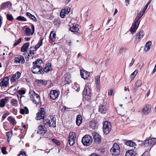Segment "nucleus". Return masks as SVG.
Instances as JSON below:
<instances>
[{
    "mask_svg": "<svg viewBox=\"0 0 156 156\" xmlns=\"http://www.w3.org/2000/svg\"><path fill=\"white\" fill-rule=\"evenodd\" d=\"M82 122V118L80 115H77L76 118V123L78 126H80Z\"/></svg>",
    "mask_w": 156,
    "mask_h": 156,
    "instance_id": "nucleus-30",
    "label": "nucleus"
},
{
    "mask_svg": "<svg viewBox=\"0 0 156 156\" xmlns=\"http://www.w3.org/2000/svg\"><path fill=\"white\" fill-rule=\"evenodd\" d=\"M16 20L19 21H26V18L23 16H20L16 18Z\"/></svg>",
    "mask_w": 156,
    "mask_h": 156,
    "instance_id": "nucleus-45",
    "label": "nucleus"
},
{
    "mask_svg": "<svg viewBox=\"0 0 156 156\" xmlns=\"http://www.w3.org/2000/svg\"><path fill=\"white\" fill-rule=\"evenodd\" d=\"M22 38H20L18 40L16 41L13 44L14 47H15L20 43L21 41Z\"/></svg>",
    "mask_w": 156,
    "mask_h": 156,
    "instance_id": "nucleus-51",
    "label": "nucleus"
},
{
    "mask_svg": "<svg viewBox=\"0 0 156 156\" xmlns=\"http://www.w3.org/2000/svg\"><path fill=\"white\" fill-rule=\"evenodd\" d=\"M42 63V60L39 58L37 59L35 61L33 62V67L31 69V71L33 73L37 74L44 73L43 67L41 66Z\"/></svg>",
    "mask_w": 156,
    "mask_h": 156,
    "instance_id": "nucleus-1",
    "label": "nucleus"
},
{
    "mask_svg": "<svg viewBox=\"0 0 156 156\" xmlns=\"http://www.w3.org/2000/svg\"><path fill=\"white\" fill-rule=\"evenodd\" d=\"M69 143L70 146H72L75 143V140L74 139H69Z\"/></svg>",
    "mask_w": 156,
    "mask_h": 156,
    "instance_id": "nucleus-48",
    "label": "nucleus"
},
{
    "mask_svg": "<svg viewBox=\"0 0 156 156\" xmlns=\"http://www.w3.org/2000/svg\"><path fill=\"white\" fill-rule=\"evenodd\" d=\"M9 115V112L8 113H5L2 116V118L3 119H5L7 115Z\"/></svg>",
    "mask_w": 156,
    "mask_h": 156,
    "instance_id": "nucleus-58",
    "label": "nucleus"
},
{
    "mask_svg": "<svg viewBox=\"0 0 156 156\" xmlns=\"http://www.w3.org/2000/svg\"><path fill=\"white\" fill-rule=\"evenodd\" d=\"M89 126L93 129H95L97 128L98 124L94 120L90 122Z\"/></svg>",
    "mask_w": 156,
    "mask_h": 156,
    "instance_id": "nucleus-22",
    "label": "nucleus"
},
{
    "mask_svg": "<svg viewBox=\"0 0 156 156\" xmlns=\"http://www.w3.org/2000/svg\"><path fill=\"white\" fill-rule=\"evenodd\" d=\"M93 141L92 137L89 135H85L82 139V142L84 146H89L91 144Z\"/></svg>",
    "mask_w": 156,
    "mask_h": 156,
    "instance_id": "nucleus-4",
    "label": "nucleus"
},
{
    "mask_svg": "<svg viewBox=\"0 0 156 156\" xmlns=\"http://www.w3.org/2000/svg\"><path fill=\"white\" fill-rule=\"evenodd\" d=\"M140 22L139 19H138L135 21L134 24L133 25L130 30V31L132 34H133L136 31L138 27Z\"/></svg>",
    "mask_w": 156,
    "mask_h": 156,
    "instance_id": "nucleus-9",
    "label": "nucleus"
},
{
    "mask_svg": "<svg viewBox=\"0 0 156 156\" xmlns=\"http://www.w3.org/2000/svg\"><path fill=\"white\" fill-rule=\"evenodd\" d=\"M111 124L107 121H105L103 125V130L104 133L107 134L109 133L111 129Z\"/></svg>",
    "mask_w": 156,
    "mask_h": 156,
    "instance_id": "nucleus-5",
    "label": "nucleus"
},
{
    "mask_svg": "<svg viewBox=\"0 0 156 156\" xmlns=\"http://www.w3.org/2000/svg\"><path fill=\"white\" fill-rule=\"evenodd\" d=\"M31 27L32 29V32H31V35H33L34 31V26L33 24H31Z\"/></svg>",
    "mask_w": 156,
    "mask_h": 156,
    "instance_id": "nucleus-56",
    "label": "nucleus"
},
{
    "mask_svg": "<svg viewBox=\"0 0 156 156\" xmlns=\"http://www.w3.org/2000/svg\"><path fill=\"white\" fill-rule=\"evenodd\" d=\"M45 114V112L43 111H41L37 114L36 119L37 120H40L44 118Z\"/></svg>",
    "mask_w": 156,
    "mask_h": 156,
    "instance_id": "nucleus-20",
    "label": "nucleus"
},
{
    "mask_svg": "<svg viewBox=\"0 0 156 156\" xmlns=\"http://www.w3.org/2000/svg\"><path fill=\"white\" fill-rule=\"evenodd\" d=\"M18 156H26V154L24 151H21L19 154Z\"/></svg>",
    "mask_w": 156,
    "mask_h": 156,
    "instance_id": "nucleus-57",
    "label": "nucleus"
},
{
    "mask_svg": "<svg viewBox=\"0 0 156 156\" xmlns=\"http://www.w3.org/2000/svg\"><path fill=\"white\" fill-rule=\"evenodd\" d=\"M60 21L59 20L54 19L53 21V23L55 25H58L60 23Z\"/></svg>",
    "mask_w": 156,
    "mask_h": 156,
    "instance_id": "nucleus-50",
    "label": "nucleus"
},
{
    "mask_svg": "<svg viewBox=\"0 0 156 156\" xmlns=\"http://www.w3.org/2000/svg\"><path fill=\"white\" fill-rule=\"evenodd\" d=\"M125 156H134L133 151L132 150H129L126 152Z\"/></svg>",
    "mask_w": 156,
    "mask_h": 156,
    "instance_id": "nucleus-42",
    "label": "nucleus"
},
{
    "mask_svg": "<svg viewBox=\"0 0 156 156\" xmlns=\"http://www.w3.org/2000/svg\"><path fill=\"white\" fill-rule=\"evenodd\" d=\"M21 76V73L19 71L17 72L12 77L11 81L12 82H16L18 81Z\"/></svg>",
    "mask_w": 156,
    "mask_h": 156,
    "instance_id": "nucleus-16",
    "label": "nucleus"
},
{
    "mask_svg": "<svg viewBox=\"0 0 156 156\" xmlns=\"http://www.w3.org/2000/svg\"><path fill=\"white\" fill-rule=\"evenodd\" d=\"M9 100L8 97H5L4 99L1 100L0 102V107L3 108L4 107L6 102Z\"/></svg>",
    "mask_w": 156,
    "mask_h": 156,
    "instance_id": "nucleus-24",
    "label": "nucleus"
},
{
    "mask_svg": "<svg viewBox=\"0 0 156 156\" xmlns=\"http://www.w3.org/2000/svg\"><path fill=\"white\" fill-rule=\"evenodd\" d=\"M113 92V90H110L108 91V95H112Z\"/></svg>",
    "mask_w": 156,
    "mask_h": 156,
    "instance_id": "nucleus-61",
    "label": "nucleus"
},
{
    "mask_svg": "<svg viewBox=\"0 0 156 156\" xmlns=\"http://www.w3.org/2000/svg\"><path fill=\"white\" fill-rule=\"evenodd\" d=\"M52 141L55 143L58 146L60 145V143L59 142L55 139H52Z\"/></svg>",
    "mask_w": 156,
    "mask_h": 156,
    "instance_id": "nucleus-53",
    "label": "nucleus"
},
{
    "mask_svg": "<svg viewBox=\"0 0 156 156\" xmlns=\"http://www.w3.org/2000/svg\"><path fill=\"white\" fill-rule=\"evenodd\" d=\"M71 43V42L70 40H68L66 41V44L68 45H70Z\"/></svg>",
    "mask_w": 156,
    "mask_h": 156,
    "instance_id": "nucleus-64",
    "label": "nucleus"
},
{
    "mask_svg": "<svg viewBox=\"0 0 156 156\" xmlns=\"http://www.w3.org/2000/svg\"><path fill=\"white\" fill-rule=\"evenodd\" d=\"M137 73V72H136V70L133 73H132L131 75V78L132 79H133L135 77L136 74Z\"/></svg>",
    "mask_w": 156,
    "mask_h": 156,
    "instance_id": "nucleus-52",
    "label": "nucleus"
},
{
    "mask_svg": "<svg viewBox=\"0 0 156 156\" xmlns=\"http://www.w3.org/2000/svg\"><path fill=\"white\" fill-rule=\"evenodd\" d=\"M147 8V7L145 6L142 12L140 13L138 19H139L140 20V19L142 17Z\"/></svg>",
    "mask_w": 156,
    "mask_h": 156,
    "instance_id": "nucleus-43",
    "label": "nucleus"
},
{
    "mask_svg": "<svg viewBox=\"0 0 156 156\" xmlns=\"http://www.w3.org/2000/svg\"><path fill=\"white\" fill-rule=\"evenodd\" d=\"M8 120L12 125H14L16 124V121L15 119L12 116H9L8 119Z\"/></svg>",
    "mask_w": 156,
    "mask_h": 156,
    "instance_id": "nucleus-27",
    "label": "nucleus"
},
{
    "mask_svg": "<svg viewBox=\"0 0 156 156\" xmlns=\"http://www.w3.org/2000/svg\"><path fill=\"white\" fill-rule=\"evenodd\" d=\"M86 94L87 95V96H90V90H88L87 89H86Z\"/></svg>",
    "mask_w": 156,
    "mask_h": 156,
    "instance_id": "nucleus-62",
    "label": "nucleus"
},
{
    "mask_svg": "<svg viewBox=\"0 0 156 156\" xmlns=\"http://www.w3.org/2000/svg\"><path fill=\"white\" fill-rule=\"evenodd\" d=\"M35 81L37 83L38 86L46 85L47 83V81L41 80L36 79Z\"/></svg>",
    "mask_w": 156,
    "mask_h": 156,
    "instance_id": "nucleus-23",
    "label": "nucleus"
},
{
    "mask_svg": "<svg viewBox=\"0 0 156 156\" xmlns=\"http://www.w3.org/2000/svg\"><path fill=\"white\" fill-rule=\"evenodd\" d=\"M9 79L8 76L5 77L0 83V86L1 87H7L9 84Z\"/></svg>",
    "mask_w": 156,
    "mask_h": 156,
    "instance_id": "nucleus-17",
    "label": "nucleus"
},
{
    "mask_svg": "<svg viewBox=\"0 0 156 156\" xmlns=\"http://www.w3.org/2000/svg\"><path fill=\"white\" fill-rule=\"evenodd\" d=\"M34 95L32 100L33 102L36 105H39L41 102V99L39 95L34 92Z\"/></svg>",
    "mask_w": 156,
    "mask_h": 156,
    "instance_id": "nucleus-13",
    "label": "nucleus"
},
{
    "mask_svg": "<svg viewBox=\"0 0 156 156\" xmlns=\"http://www.w3.org/2000/svg\"><path fill=\"white\" fill-rule=\"evenodd\" d=\"M149 141L150 144H151V147H149V150H150L152 147L155 144H156V138H152L149 139Z\"/></svg>",
    "mask_w": 156,
    "mask_h": 156,
    "instance_id": "nucleus-32",
    "label": "nucleus"
},
{
    "mask_svg": "<svg viewBox=\"0 0 156 156\" xmlns=\"http://www.w3.org/2000/svg\"><path fill=\"white\" fill-rule=\"evenodd\" d=\"M134 62H135V59L133 58L132 59L131 62H130V63H129V68L131 67L133 65L134 63Z\"/></svg>",
    "mask_w": 156,
    "mask_h": 156,
    "instance_id": "nucleus-55",
    "label": "nucleus"
},
{
    "mask_svg": "<svg viewBox=\"0 0 156 156\" xmlns=\"http://www.w3.org/2000/svg\"><path fill=\"white\" fill-rule=\"evenodd\" d=\"M7 19L9 21H12L13 20V17L11 14H7L6 16Z\"/></svg>",
    "mask_w": 156,
    "mask_h": 156,
    "instance_id": "nucleus-49",
    "label": "nucleus"
},
{
    "mask_svg": "<svg viewBox=\"0 0 156 156\" xmlns=\"http://www.w3.org/2000/svg\"><path fill=\"white\" fill-rule=\"evenodd\" d=\"M37 50L34 49V47H30L29 49L28 52L27 53L26 52L24 54V55H25V54L26 55L28 54L27 58H28L30 57L32 58L34 56V55L36 53V51Z\"/></svg>",
    "mask_w": 156,
    "mask_h": 156,
    "instance_id": "nucleus-7",
    "label": "nucleus"
},
{
    "mask_svg": "<svg viewBox=\"0 0 156 156\" xmlns=\"http://www.w3.org/2000/svg\"><path fill=\"white\" fill-rule=\"evenodd\" d=\"M96 88L97 91L99 92L100 91V84H96Z\"/></svg>",
    "mask_w": 156,
    "mask_h": 156,
    "instance_id": "nucleus-59",
    "label": "nucleus"
},
{
    "mask_svg": "<svg viewBox=\"0 0 156 156\" xmlns=\"http://www.w3.org/2000/svg\"><path fill=\"white\" fill-rule=\"evenodd\" d=\"M24 33L27 36H30V34H31V29L29 27L27 28L24 31Z\"/></svg>",
    "mask_w": 156,
    "mask_h": 156,
    "instance_id": "nucleus-39",
    "label": "nucleus"
},
{
    "mask_svg": "<svg viewBox=\"0 0 156 156\" xmlns=\"http://www.w3.org/2000/svg\"><path fill=\"white\" fill-rule=\"evenodd\" d=\"M150 142L149 141V139H146L144 142V145L145 147H148L147 149L146 152H147L148 151H149V147H151V144H150Z\"/></svg>",
    "mask_w": 156,
    "mask_h": 156,
    "instance_id": "nucleus-29",
    "label": "nucleus"
},
{
    "mask_svg": "<svg viewBox=\"0 0 156 156\" xmlns=\"http://www.w3.org/2000/svg\"><path fill=\"white\" fill-rule=\"evenodd\" d=\"M70 10L69 7H66L64 9H62L60 12V16L62 18H64L66 15L69 14Z\"/></svg>",
    "mask_w": 156,
    "mask_h": 156,
    "instance_id": "nucleus-11",
    "label": "nucleus"
},
{
    "mask_svg": "<svg viewBox=\"0 0 156 156\" xmlns=\"http://www.w3.org/2000/svg\"><path fill=\"white\" fill-rule=\"evenodd\" d=\"M55 36L56 34L55 33H53L52 31L51 32L49 38L52 41H55L56 39Z\"/></svg>",
    "mask_w": 156,
    "mask_h": 156,
    "instance_id": "nucleus-37",
    "label": "nucleus"
},
{
    "mask_svg": "<svg viewBox=\"0 0 156 156\" xmlns=\"http://www.w3.org/2000/svg\"><path fill=\"white\" fill-rule=\"evenodd\" d=\"M142 84V81L140 80H138L135 83V86L132 89L133 93H135L137 89V88L140 87Z\"/></svg>",
    "mask_w": 156,
    "mask_h": 156,
    "instance_id": "nucleus-19",
    "label": "nucleus"
},
{
    "mask_svg": "<svg viewBox=\"0 0 156 156\" xmlns=\"http://www.w3.org/2000/svg\"><path fill=\"white\" fill-rule=\"evenodd\" d=\"M20 112L22 114H27L29 113V110L27 107H25L23 108L20 109Z\"/></svg>",
    "mask_w": 156,
    "mask_h": 156,
    "instance_id": "nucleus-33",
    "label": "nucleus"
},
{
    "mask_svg": "<svg viewBox=\"0 0 156 156\" xmlns=\"http://www.w3.org/2000/svg\"><path fill=\"white\" fill-rule=\"evenodd\" d=\"M59 92L56 90H52L50 91L49 93L51 99L55 100L58 97Z\"/></svg>",
    "mask_w": 156,
    "mask_h": 156,
    "instance_id": "nucleus-8",
    "label": "nucleus"
},
{
    "mask_svg": "<svg viewBox=\"0 0 156 156\" xmlns=\"http://www.w3.org/2000/svg\"><path fill=\"white\" fill-rule=\"evenodd\" d=\"M47 131L46 126H44L41 125L38 127V129L37 133L42 135H44Z\"/></svg>",
    "mask_w": 156,
    "mask_h": 156,
    "instance_id": "nucleus-14",
    "label": "nucleus"
},
{
    "mask_svg": "<svg viewBox=\"0 0 156 156\" xmlns=\"http://www.w3.org/2000/svg\"><path fill=\"white\" fill-rule=\"evenodd\" d=\"M30 44L29 42H26L23 44L21 48V52H24L26 51L28 48Z\"/></svg>",
    "mask_w": 156,
    "mask_h": 156,
    "instance_id": "nucleus-25",
    "label": "nucleus"
},
{
    "mask_svg": "<svg viewBox=\"0 0 156 156\" xmlns=\"http://www.w3.org/2000/svg\"><path fill=\"white\" fill-rule=\"evenodd\" d=\"M43 38L41 39L40 41L35 46V47H34V49L36 50L42 44V41L43 40Z\"/></svg>",
    "mask_w": 156,
    "mask_h": 156,
    "instance_id": "nucleus-40",
    "label": "nucleus"
},
{
    "mask_svg": "<svg viewBox=\"0 0 156 156\" xmlns=\"http://www.w3.org/2000/svg\"><path fill=\"white\" fill-rule=\"evenodd\" d=\"M90 156H101L100 155L98 154H96L95 153H93L91 154Z\"/></svg>",
    "mask_w": 156,
    "mask_h": 156,
    "instance_id": "nucleus-63",
    "label": "nucleus"
},
{
    "mask_svg": "<svg viewBox=\"0 0 156 156\" xmlns=\"http://www.w3.org/2000/svg\"><path fill=\"white\" fill-rule=\"evenodd\" d=\"M65 81L67 83H70L71 82V76L70 74L66 73L64 75Z\"/></svg>",
    "mask_w": 156,
    "mask_h": 156,
    "instance_id": "nucleus-28",
    "label": "nucleus"
},
{
    "mask_svg": "<svg viewBox=\"0 0 156 156\" xmlns=\"http://www.w3.org/2000/svg\"><path fill=\"white\" fill-rule=\"evenodd\" d=\"M126 144L127 146L132 147H134L136 145L135 143L131 140L127 141L126 143Z\"/></svg>",
    "mask_w": 156,
    "mask_h": 156,
    "instance_id": "nucleus-38",
    "label": "nucleus"
},
{
    "mask_svg": "<svg viewBox=\"0 0 156 156\" xmlns=\"http://www.w3.org/2000/svg\"><path fill=\"white\" fill-rule=\"evenodd\" d=\"M95 79L96 84H100V76H98L95 77Z\"/></svg>",
    "mask_w": 156,
    "mask_h": 156,
    "instance_id": "nucleus-44",
    "label": "nucleus"
},
{
    "mask_svg": "<svg viewBox=\"0 0 156 156\" xmlns=\"http://www.w3.org/2000/svg\"><path fill=\"white\" fill-rule=\"evenodd\" d=\"M26 15L27 16L29 17L30 19H31L34 21L36 22L37 20L35 16L29 12H27Z\"/></svg>",
    "mask_w": 156,
    "mask_h": 156,
    "instance_id": "nucleus-34",
    "label": "nucleus"
},
{
    "mask_svg": "<svg viewBox=\"0 0 156 156\" xmlns=\"http://www.w3.org/2000/svg\"><path fill=\"white\" fill-rule=\"evenodd\" d=\"M43 124L44 126H46L47 127L52 126L53 127H55L56 126L55 118L53 117L51 119V121L49 119H43Z\"/></svg>",
    "mask_w": 156,
    "mask_h": 156,
    "instance_id": "nucleus-2",
    "label": "nucleus"
},
{
    "mask_svg": "<svg viewBox=\"0 0 156 156\" xmlns=\"http://www.w3.org/2000/svg\"><path fill=\"white\" fill-rule=\"evenodd\" d=\"M80 74L82 78L86 80L90 76V73L85 70H80Z\"/></svg>",
    "mask_w": 156,
    "mask_h": 156,
    "instance_id": "nucleus-15",
    "label": "nucleus"
},
{
    "mask_svg": "<svg viewBox=\"0 0 156 156\" xmlns=\"http://www.w3.org/2000/svg\"><path fill=\"white\" fill-rule=\"evenodd\" d=\"M69 136H70L69 137V139H75L76 136V134L75 133L73 132H70L69 133Z\"/></svg>",
    "mask_w": 156,
    "mask_h": 156,
    "instance_id": "nucleus-41",
    "label": "nucleus"
},
{
    "mask_svg": "<svg viewBox=\"0 0 156 156\" xmlns=\"http://www.w3.org/2000/svg\"><path fill=\"white\" fill-rule=\"evenodd\" d=\"M144 35V33L143 30H140L136 34L135 42L137 43L140 42Z\"/></svg>",
    "mask_w": 156,
    "mask_h": 156,
    "instance_id": "nucleus-12",
    "label": "nucleus"
},
{
    "mask_svg": "<svg viewBox=\"0 0 156 156\" xmlns=\"http://www.w3.org/2000/svg\"><path fill=\"white\" fill-rule=\"evenodd\" d=\"M6 148L5 147H3L2 148V152L3 154H7V152L6 151Z\"/></svg>",
    "mask_w": 156,
    "mask_h": 156,
    "instance_id": "nucleus-54",
    "label": "nucleus"
},
{
    "mask_svg": "<svg viewBox=\"0 0 156 156\" xmlns=\"http://www.w3.org/2000/svg\"><path fill=\"white\" fill-rule=\"evenodd\" d=\"M151 44L152 42L150 41H148L146 43L145 45V48L144 49L145 52H147L150 49Z\"/></svg>",
    "mask_w": 156,
    "mask_h": 156,
    "instance_id": "nucleus-31",
    "label": "nucleus"
},
{
    "mask_svg": "<svg viewBox=\"0 0 156 156\" xmlns=\"http://www.w3.org/2000/svg\"><path fill=\"white\" fill-rule=\"evenodd\" d=\"M99 111L102 114L105 113L107 111V107L104 105H100L99 108Z\"/></svg>",
    "mask_w": 156,
    "mask_h": 156,
    "instance_id": "nucleus-21",
    "label": "nucleus"
},
{
    "mask_svg": "<svg viewBox=\"0 0 156 156\" xmlns=\"http://www.w3.org/2000/svg\"><path fill=\"white\" fill-rule=\"evenodd\" d=\"M6 135L8 137V140L9 138H10L12 137V131H9L8 132H7L6 133Z\"/></svg>",
    "mask_w": 156,
    "mask_h": 156,
    "instance_id": "nucleus-47",
    "label": "nucleus"
},
{
    "mask_svg": "<svg viewBox=\"0 0 156 156\" xmlns=\"http://www.w3.org/2000/svg\"><path fill=\"white\" fill-rule=\"evenodd\" d=\"M151 108V105L149 104H146L142 110V114L144 115H147L149 113Z\"/></svg>",
    "mask_w": 156,
    "mask_h": 156,
    "instance_id": "nucleus-10",
    "label": "nucleus"
},
{
    "mask_svg": "<svg viewBox=\"0 0 156 156\" xmlns=\"http://www.w3.org/2000/svg\"><path fill=\"white\" fill-rule=\"evenodd\" d=\"M11 103L13 106H16L18 104V101L16 99H12Z\"/></svg>",
    "mask_w": 156,
    "mask_h": 156,
    "instance_id": "nucleus-46",
    "label": "nucleus"
},
{
    "mask_svg": "<svg viewBox=\"0 0 156 156\" xmlns=\"http://www.w3.org/2000/svg\"><path fill=\"white\" fill-rule=\"evenodd\" d=\"M79 25L78 24H73L70 28V30L72 32H77L79 30Z\"/></svg>",
    "mask_w": 156,
    "mask_h": 156,
    "instance_id": "nucleus-26",
    "label": "nucleus"
},
{
    "mask_svg": "<svg viewBox=\"0 0 156 156\" xmlns=\"http://www.w3.org/2000/svg\"><path fill=\"white\" fill-rule=\"evenodd\" d=\"M11 4L9 2H5L2 5V9L6 8L11 5Z\"/></svg>",
    "mask_w": 156,
    "mask_h": 156,
    "instance_id": "nucleus-36",
    "label": "nucleus"
},
{
    "mask_svg": "<svg viewBox=\"0 0 156 156\" xmlns=\"http://www.w3.org/2000/svg\"><path fill=\"white\" fill-rule=\"evenodd\" d=\"M25 62L24 57L22 55H18L14 58V63L16 64L22 65L25 63Z\"/></svg>",
    "mask_w": 156,
    "mask_h": 156,
    "instance_id": "nucleus-6",
    "label": "nucleus"
},
{
    "mask_svg": "<svg viewBox=\"0 0 156 156\" xmlns=\"http://www.w3.org/2000/svg\"><path fill=\"white\" fill-rule=\"evenodd\" d=\"M25 93V91L24 90H21L19 91V93L20 94H24Z\"/></svg>",
    "mask_w": 156,
    "mask_h": 156,
    "instance_id": "nucleus-60",
    "label": "nucleus"
},
{
    "mask_svg": "<svg viewBox=\"0 0 156 156\" xmlns=\"http://www.w3.org/2000/svg\"><path fill=\"white\" fill-rule=\"evenodd\" d=\"M94 141L96 143H100L101 142V136L98 133H94L93 134Z\"/></svg>",
    "mask_w": 156,
    "mask_h": 156,
    "instance_id": "nucleus-18",
    "label": "nucleus"
},
{
    "mask_svg": "<svg viewBox=\"0 0 156 156\" xmlns=\"http://www.w3.org/2000/svg\"><path fill=\"white\" fill-rule=\"evenodd\" d=\"M51 69V65L49 63L46 64L45 67L43 69V70L44 72L47 73Z\"/></svg>",
    "mask_w": 156,
    "mask_h": 156,
    "instance_id": "nucleus-35",
    "label": "nucleus"
},
{
    "mask_svg": "<svg viewBox=\"0 0 156 156\" xmlns=\"http://www.w3.org/2000/svg\"><path fill=\"white\" fill-rule=\"evenodd\" d=\"M110 152L112 155H118L120 152L119 145L116 143H114L110 150Z\"/></svg>",
    "mask_w": 156,
    "mask_h": 156,
    "instance_id": "nucleus-3",
    "label": "nucleus"
}]
</instances>
